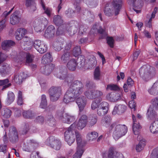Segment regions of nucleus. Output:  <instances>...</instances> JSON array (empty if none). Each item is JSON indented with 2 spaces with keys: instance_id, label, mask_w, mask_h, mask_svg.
Here are the masks:
<instances>
[{
  "instance_id": "obj_37",
  "label": "nucleus",
  "mask_w": 158,
  "mask_h": 158,
  "mask_svg": "<svg viewBox=\"0 0 158 158\" xmlns=\"http://www.w3.org/2000/svg\"><path fill=\"white\" fill-rule=\"evenodd\" d=\"M156 115V113L153 107L150 106L148 109L147 113L148 118L149 119H152L155 117Z\"/></svg>"
},
{
  "instance_id": "obj_47",
  "label": "nucleus",
  "mask_w": 158,
  "mask_h": 158,
  "mask_svg": "<svg viewBox=\"0 0 158 158\" xmlns=\"http://www.w3.org/2000/svg\"><path fill=\"white\" fill-rule=\"evenodd\" d=\"M145 145V142L143 140L139 141V143L136 145L135 149L137 151L139 152L141 151Z\"/></svg>"
},
{
  "instance_id": "obj_46",
  "label": "nucleus",
  "mask_w": 158,
  "mask_h": 158,
  "mask_svg": "<svg viewBox=\"0 0 158 158\" xmlns=\"http://www.w3.org/2000/svg\"><path fill=\"white\" fill-rule=\"evenodd\" d=\"M94 80L98 81L100 79V68L98 67H97L94 72Z\"/></svg>"
},
{
  "instance_id": "obj_40",
  "label": "nucleus",
  "mask_w": 158,
  "mask_h": 158,
  "mask_svg": "<svg viewBox=\"0 0 158 158\" xmlns=\"http://www.w3.org/2000/svg\"><path fill=\"white\" fill-rule=\"evenodd\" d=\"M97 64V60L95 57H93L89 59L88 62L87 63L89 69H92Z\"/></svg>"
},
{
  "instance_id": "obj_45",
  "label": "nucleus",
  "mask_w": 158,
  "mask_h": 158,
  "mask_svg": "<svg viewBox=\"0 0 158 158\" xmlns=\"http://www.w3.org/2000/svg\"><path fill=\"white\" fill-rule=\"evenodd\" d=\"M53 22L56 25L59 26L62 24L63 20L60 16L55 15L53 18Z\"/></svg>"
},
{
  "instance_id": "obj_14",
  "label": "nucleus",
  "mask_w": 158,
  "mask_h": 158,
  "mask_svg": "<svg viewBox=\"0 0 158 158\" xmlns=\"http://www.w3.org/2000/svg\"><path fill=\"white\" fill-rule=\"evenodd\" d=\"M8 136L10 140L12 143L16 142L19 140L18 132L15 128L14 127L10 128Z\"/></svg>"
},
{
  "instance_id": "obj_20",
  "label": "nucleus",
  "mask_w": 158,
  "mask_h": 158,
  "mask_svg": "<svg viewBox=\"0 0 158 158\" xmlns=\"http://www.w3.org/2000/svg\"><path fill=\"white\" fill-rule=\"evenodd\" d=\"M23 40L24 43L21 44L22 48L26 50L30 49L33 43L31 39L30 38L25 36L23 37Z\"/></svg>"
},
{
  "instance_id": "obj_5",
  "label": "nucleus",
  "mask_w": 158,
  "mask_h": 158,
  "mask_svg": "<svg viewBox=\"0 0 158 158\" xmlns=\"http://www.w3.org/2000/svg\"><path fill=\"white\" fill-rule=\"evenodd\" d=\"M87 122V117L85 115H82L79 118L78 122H75L69 127L70 129L73 131L78 130H82L86 126Z\"/></svg>"
},
{
  "instance_id": "obj_49",
  "label": "nucleus",
  "mask_w": 158,
  "mask_h": 158,
  "mask_svg": "<svg viewBox=\"0 0 158 158\" xmlns=\"http://www.w3.org/2000/svg\"><path fill=\"white\" fill-rule=\"evenodd\" d=\"M106 89L107 90H118L119 89V88L116 85L110 84L107 85Z\"/></svg>"
},
{
  "instance_id": "obj_63",
  "label": "nucleus",
  "mask_w": 158,
  "mask_h": 158,
  "mask_svg": "<svg viewBox=\"0 0 158 158\" xmlns=\"http://www.w3.org/2000/svg\"><path fill=\"white\" fill-rule=\"evenodd\" d=\"M114 40L112 37H109L107 38V43L110 47L113 48L114 46Z\"/></svg>"
},
{
  "instance_id": "obj_11",
  "label": "nucleus",
  "mask_w": 158,
  "mask_h": 158,
  "mask_svg": "<svg viewBox=\"0 0 158 158\" xmlns=\"http://www.w3.org/2000/svg\"><path fill=\"white\" fill-rule=\"evenodd\" d=\"M34 47L40 53H44L47 50L46 45L43 41L39 40H37L34 41Z\"/></svg>"
},
{
  "instance_id": "obj_42",
  "label": "nucleus",
  "mask_w": 158,
  "mask_h": 158,
  "mask_svg": "<svg viewBox=\"0 0 158 158\" xmlns=\"http://www.w3.org/2000/svg\"><path fill=\"white\" fill-rule=\"evenodd\" d=\"M15 95L11 91H9L7 94V104H10L14 100Z\"/></svg>"
},
{
  "instance_id": "obj_28",
  "label": "nucleus",
  "mask_w": 158,
  "mask_h": 158,
  "mask_svg": "<svg viewBox=\"0 0 158 158\" xmlns=\"http://www.w3.org/2000/svg\"><path fill=\"white\" fill-rule=\"evenodd\" d=\"M15 44V42L11 40H5L2 43V47L4 50L8 51L12 46L14 45Z\"/></svg>"
},
{
  "instance_id": "obj_53",
  "label": "nucleus",
  "mask_w": 158,
  "mask_h": 158,
  "mask_svg": "<svg viewBox=\"0 0 158 158\" xmlns=\"http://www.w3.org/2000/svg\"><path fill=\"white\" fill-rule=\"evenodd\" d=\"M81 53V50L80 46L76 47L73 50V54L75 57L77 56L80 55Z\"/></svg>"
},
{
  "instance_id": "obj_60",
  "label": "nucleus",
  "mask_w": 158,
  "mask_h": 158,
  "mask_svg": "<svg viewBox=\"0 0 158 158\" xmlns=\"http://www.w3.org/2000/svg\"><path fill=\"white\" fill-rule=\"evenodd\" d=\"M29 130V125L27 123H25L23 126V134H26Z\"/></svg>"
},
{
  "instance_id": "obj_52",
  "label": "nucleus",
  "mask_w": 158,
  "mask_h": 158,
  "mask_svg": "<svg viewBox=\"0 0 158 158\" xmlns=\"http://www.w3.org/2000/svg\"><path fill=\"white\" fill-rule=\"evenodd\" d=\"M80 60V61L78 63V67L80 68H82L84 67L86 65L85 60L82 56H80L78 58Z\"/></svg>"
},
{
  "instance_id": "obj_55",
  "label": "nucleus",
  "mask_w": 158,
  "mask_h": 158,
  "mask_svg": "<svg viewBox=\"0 0 158 158\" xmlns=\"http://www.w3.org/2000/svg\"><path fill=\"white\" fill-rule=\"evenodd\" d=\"M62 43L60 42H55L54 43L53 46L54 47L55 50L59 51L62 49Z\"/></svg>"
},
{
  "instance_id": "obj_2",
  "label": "nucleus",
  "mask_w": 158,
  "mask_h": 158,
  "mask_svg": "<svg viewBox=\"0 0 158 158\" xmlns=\"http://www.w3.org/2000/svg\"><path fill=\"white\" fill-rule=\"evenodd\" d=\"M122 2V0H114L111 3L106 4L104 10L105 15L108 17L112 16L114 13L116 16L118 15L121 8Z\"/></svg>"
},
{
  "instance_id": "obj_26",
  "label": "nucleus",
  "mask_w": 158,
  "mask_h": 158,
  "mask_svg": "<svg viewBox=\"0 0 158 158\" xmlns=\"http://www.w3.org/2000/svg\"><path fill=\"white\" fill-rule=\"evenodd\" d=\"M55 30L53 26L51 25L48 26L46 29L44 34V36L48 38L52 37L54 35Z\"/></svg>"
},
{
  "instance_id": "obj_12",
  "label": "nucleus",
  "mask_w": 158,
  "mask_h": 158,
  "mask_svg": "<svg viewBox=\"0 0 158 158\" xmlns=\"http://www.w3.org/2000/svg\"><path fill=\"white\" fill-rule=\"evenodd\" d=\"M73 130H71L69 127L65 132V139L69 145H70L75 141V138L73 134Z\"/></svg>"
},
{
  "instance_id": "obj_24",
  "label": "nucleus",
  "mask_w": 158,
  "mask_h": 158,
  "mask_svg": "<svg viewBox=\"0 0 158 158\" xmlns=\"http://www.w3.org/2000/svg\"><path fill=\"white\" fill-rule=\"evenodd\" d=\"M27 33V31L24 28H19L17 30L15 33V38L17 40H20Z\"/></svg>"
},
{
  "instance_id": "obj_30",
  "label": "nucleus",
  "mask_w": 158,
  "mask_h": 158,
  "mask_svg": "<svg viewBox=\"0 0 158 158\" xmlns=\"http://www.w3.org/2000/svg\"><path fill=\"white\" fill-rule=\"evenodd\" d=\"M149 93L153 95H158V80L156 81L152 86L148 90Z\"/></svg>"
},
{
  "instance_id": "obj_18",
  "label": "nucleus",
  "mask_w": 158,
  "mask_h": 158,
  "mask_svg": "<svg viewBox=\"0 0 158 158\" xmlns=\"http://www.w3.org/2000/svg\"><path fill=\"white\" fill-rule=\"evenodd\" d=\"M114 148L113 147L110 148L109 149L107 158H124L123 154L120 153L114 152ZM103 158L105 157L103 155Z\"/></svg>"
},
{
  "instance_id": "obj_35",
  "label": "nucleus",
  "mask_w": 158,
  "mask_h": 158,
  "mask_svg": "<svg viewBox=\"0 0 158 158\" xmlns=\"http://www.w3.org/2000/svg\"><path fill=\"white\" fill-rule=\"evenodd\" d=\"M52 58L51 57V55L50 53H46L44 55L42 58V63L45 64L47 63H48L51 62L52 61Z\"/></svg>"
},
{
  "instance_id": "obj_44",
  "label": "nucleus",
  "mask_w": 158,
  "mask_h": 158,
  "mask_svg": "<svg viewBox=\"0 0 158 158\" xmlns=\"http://www.w3.org/2000/svg\"><path fill=\"white\" fill-rule=\"evenodd\" d=\"M83 152V148L77 147V151L73 155V158H81Z\"/></svg>"
},
{
  "instance_id": "obj_64",
  "label": "nucleus",
  "mask_w": 158,
  "mask_h": 158,
  "mask_svg": "<svg viewBox=\"0 0 158 158\" xmlns=\"http://www.w3.org/2000/svg\"><path fill=\"white\" fill-rule=\"evenodd\" d=\"M151 103L158 110V97L152 99L151 101Z\"/></svg>"
},
{
  "instance_id": "obj_7",
  "label": "nucleus",
  "mask_w": 158,
  "mask_h": 158,
  "mask_svg": "<svg viewBox=\"0 0 158 158\" xmlns=\"http://www.w3.org/2000/svg\"><path fill=\"white\" fill-rule=\"evenodd\" d=\"M48 23V21L44 17L38 18L34 22L33 25L37 32H40L43 28H45Z\"/></svg>"
},
{
  "instance_id": "obj_21",
  "label": "nucleus",
  "mask_w": 158,
  "mask_h": 158,
  "mask_svg": "<svg viewBox=\"0 0 158 158\" xmlns=\"http://www.w3.org/2000/svg\"><path fill=\"white\" fill-rule=\"evenodd\" d=\"M157 10L158 8L156 7L152 14H149L147 15L146 17L149 19L148 21H147L145 22L146 26L150 28L152 27V19L155 18V14L157 12Z\"/></svg>"
},
{
  "instance_id": "obj_6",
  "label": "nucleus",
  "mask_w": 158,
  "mask_h": 158,
  "mask_svg": "<svg viewBox=\"0 0 158 158\" xmlns=\"http://www.w3.org/2000/svg\"><path fill=\"white\" fill-rule=\"evenodd\" d=\"M25 56L26 63L27 64L31 63L34 57L33 55L29 53H25L22 52L20 53L19 55H18L13 58L15 62L21 64V62L24 60Z\"/></svg>"
},
{
  "instance_id": "obj_62",
  "label": "nucleus",
  "mask_w": 158,
  "mask_h": 158,
  "mask_svg": "<svg viewBox=\"0 0 158 158\" xmlns=\"http://www.w3.org/2000/svg\"><path fill=\"white\" fill-rule=\"evenodd\" d=\"M115 92H112L110 93H108L106 96V99L112 102L111 100H110V99H112V98H114V96L115 95Z\"/></svg>"
},
{
  "instance_id": "obj_48",
  "label": "nucleus",
  "mask_w": 158,
  "mask_h": 158,
  "mask_svg": "<svg viewBox=\"0 0 158 158\" xmlns=\"http://www.w3.org/2000/svg\"><path fill=\"white\" fill-rule=\"evenodd\" d=\"M47 122L51 126L54 125L55 124V120L53 118L52 115L50 114L47 117Z\"/></svg>"
},
{
  "instance_id": "obj_51",
  "label": "nucleus",
  "mask_w": 158,
  "mask_h": 158,
  "mask_svg": "<svg viewBox=\"0 0 158 158\" xmlns=\"http://www.w3.org/2000/svg\"><path fill=\"white\" fill-rule=\"evenodd\" d=\"M115 95H114V98L112 99H110L112 100V102H115L121 98L122 93L120 91H118V93L115 92Z\"/></svg>"
},
{
  "instance_id": "obj_54",
  "label": "nucleus",
  "mask_w": 158,
  "mask_h": 158,
  "mask_svg": "<svg viewBox=\"0 0 158 158\" xmlns=\"http://www.w3.org/2000/svg\"><path fill=\"white\" fill-rule=\"evenodd\" d=\"M10 67L7 64H4L3 66H0V73H5L8 72Z\"/></svg>"
},
{
  "instance_id": "obj_50",
  "label": "nucleus",
  "mask_w": 158,
  "mask_h": 158,
  "mask_svg": "<svg viewBox=\"0 0 158 158\" xmlns=\"http://www.w3.org/2000/svg\"><path fill=\"white\" fill-rule=\"evenodd\" d=\"M23 117L26 118H32L34 116V113H32L31 111H26L23 112Z\"/></svg>"
},
{
  "instance_id": "obj_17",
  "label": "nucleus",
  "mask_w": 158,
  "mask_h": 158,
  "mask_svg": "<svg viewBox=\"0 0 158 158\" xmlns=\"http://www.w3.org/2000/svg\"><path fill=\"white\" fill-rule=\"evenodd\" d=\"M132 117L133 122V131L135 135H138L139 134L141 127L139 123L137 122L135 116L132 114Z\"/></svg>"
},
{
  "instance_id": "obj_39",
  "label": "nucleus",
  "mask_w": 158,
  "mask_h": 158,
  "mask_svg": "<svg viewBox=\"0 0 158 158\" xmlns=\"http://www.w3.org/2000/svg\"><path fill=\"white\" fill-rule=\"evenodd\" d=\"M84 94L88 99H93L94 98L93 89H87L84 92Z\"/></svg>"
},
{
  "instance_id": "obj_31",
  "label": "nucleus",
  "mask_w": 158,
  "mask_h": 158,
  "mask_svg": "<svg viewBox=\"0 0 158 158\" xmlns=\"http://www.w3.org/2000/svg\"><path fill=\"white\" fill-rule=\"evenodd\" d=\"M74 24L72 25L69 27H67V30L69 34L70 35H72L76 33L77 31V22H74Z\"/></svg>"
},
{
  "instance_id": "obj_43",
  "label": "nucleus",
  "mask_w": 158,
  "mask_h": 158,
  "mask_svg": "<svg viewBox=\"0 0 158 158\" xmlns=\"http://www.w3.org/2000/svg\"><path fill=\"white\" fill-rule=\"evenodd\" d=\"M47 103L46 95L43 94L41 96V102L40 106L41 108L45 109L47 107Z\"/></svg>"
},
{
  "instance_id": "obj_19",
  "label": "nucleus",
  "mask_w": 158,
  "mask_h": 158,
  "mask_svg": "<svg viewBox=\"0 0 158 158\" xmlns=\"http://www.w3.org/2000/svg\"><path fill=\"white\" fill-rule=\"evenodd\" d=\"M97 26V25L96 24L93 26L91 29V33H94L98 31L100 34L99 37L100 39H103L106 38L107 36V34L104 30L101 27L99 29H98Z\"/></svg>"
},
{
  "instance_id": "obj_58",
  "label": "nucleus",
  "mask_w": 158,
  "mask_h": 158,
  "mask_svg": "<svg viewBox=\"0 0 158 158\" xmlns=\"http://www.w3.org/2000/svg\"><path fill=\"white\" fill-rule=\"evenodd\" d=\"M94 98H99L103 95V93L102 91L99 90H94Z\"/></svg>"
},
{
  "instance_id": "obj_16",
  "label": "nucleus",
  "mask_w": 158,
  "mask_h": 158,
  "mask_svg": "<svg viewBox=\"0 0 158 158\" xmlns=\"http://www.w3.org/2000/svg\"><path fill=\"white\" fill-rule=\"evenodd\" d=\"M59 118L63 122L68 124H70L75 119L74 116L65 113H63L61 115H60Z\"/></svg>"
},
{
  "instance_id": "obj_56",
  "label": "nucleus",
  "mask_w": 158,
  "mask_h": 158,
  "mask_svg": "<svg viewBox=\"0 0 158 158\" xmlns=\"http://www.w3.org/2000/svg\"><path fill=\"white\" fill-rule=\"evenodd\" d=\"M100 103V101L96 100H94L91 104V109L94 110L97 108H98Z\"/></svg>"
},
{
  "instance_id": "obj_27",
  "label": "nucleus",
  "mask_w": 158,
  "mask_h": 158,
  "mask_svg": "<svg viewBox=\"0 0 158 158\" xmlns=\"http://www.w3.org/2000/svg\"><path fill=\"white\" fill-rule=\"evenodd\" d=\"M40 4L44 11V13L47 15L48 17H50L52 15V9L45 6V3L43 0H41Z\"/></svg>"
},
{
  "instance_id": "obj_61",
  "label": "nucleus",
  "mask_w": 158,
  "mask_h": 158,
  "mask_svg": "<svg viewBox=\"0 0 158 158\" xmlns=\"http://www.w3.org/2000/svg\"><path fill=\"white\" fill-rule=\"evenodd\" d=\"M158 149H155L152 152L150 158H158Z\"/></svg>"
},
{
  "instance_id": "obj_25",
  "label": "nucleus",
  "mask_w": 158,
  "mask_h": 158,
  "mask_svg": "<svg viewBox=\"0 0 158 158\" xmlns=\"http://www.w3.org/2000/svg\"><path fill=\"white\" fill-rule=\"evenodd\" d=\"M73 132L75 133L77 145V147L83 148V147L85 144V142L82 140L81 136L78 131H77L76 130H75V131H73Z\"/></svg>"
},
{
  "instance_id": "obj_9",
  "label": "nucleus",
  "mask_w": 158,
  "mask_h": 158,
  "mask_svg": "<svg viewBox=\"0 0 158 158\" xmlns=\"http://www.w3.org/2000/svg\"><path fill=\"white\" fill-rule=\"evenodd\" d=\"M49 94L51 101H57L61 94V89L59 87H52L49 90Z\"/></svg>"
},
{
  "instance_id": "obj_1",
  "label": "nucleus",
  "mask_w": 158,
  "mask_h": 158,
  "mask_svg": "<svg viewBox=\"0 0 158 158\" xmlns=\"http://www.w3.org/2000/svg\"><path fill=\"white\" fill-rule=\"evenodd\" d=\"M66 79L68 80V85L70 87L64 96L63 101L66 103H68L74 101L76 98L82 94L83 85L78 81H73L72 78L68 77Z\"/></svg>"
},
{
  "instance_id": "obj_15",
  "label": "nucleus",
  "mask_w": 158,
  "mask_h": 158,
  "mask_svg": "<svg viewBox=\"0 0 158 158\" xmlns=\"http://www.w3.org/2000/svg\"><path fill=\"white\" fill-rule=\"evenodd\" d=\"M76 101L80 111H82L87 104V100L86 97L83 96L79 97L76 99Z\"/></svg>"
},
{
  "instance_id": "obj_13",
  "label": "nucleus",
  "mask_w": 158,
  "mask_h": 158,
  "mask_svg": "<svg viewBox=\"0 0 158 158\" xmlns=\"http://www.w3.org/2000/svg\"><path fill=\"white\" fill-rule=\"evenodd\" d=\"M71 47V43H69L67 44L65 47V50L64 53L62 55L61 57V61L63 63H66L70 60L72 55L69 51Z\"/></svg>"
},
{
  "instance_id": "obj_41",
  "label": "nucleus",
  "mask_w": 158,
  "mask_h": 158,
  "mask_svg": "<svg viewBox=\"0 0 158 158\" xmlns=\"http://www.w3.org/2000/svg\"><path fill=\"white\" fill-rule=\"evenodd\" d=\"M98 134L96 132L93 131L88 133L87 135V138L89 140L93 141L98 137Z\"/></svg>"
},
{
  "instance_id": "obj_4",
  "label": "nucleus",
  "mask_w": 158,
  "mask_h": 158,
  "mask_svg": "<svg viewBox=\"0 0 158 158\" xmlns=\"http://www.w3.org/2000/svg\"><path fill=\"white\" fill-rule=\"evenodd\" d=\"M139 74L142 80L147 81L153 77L155 75V73L152 67L149 65H144L140 69Z\"/></svg>"
},
{
  "instance_id": "obj_34",
  "label": "nucleus",
  "mask_w": 158,
  "mask_h": 158,
  "mask_svg": "<svg viewBox=\"0 0 158 158\" xmlns=\"http://www.w3.org/2000/svg\"><path fill=\"white\" fill-rule=\"evenodd\" d=\"M20 18L18 16L16 12H15L10 17V23L12 25L16 24L19 23Z\"/></svg>"
},
{
  "instance_id": "obj_33",
  "label": "nucleus",
  "mask_w": 158,
  "mask_h": 158,
  "mask_svg": "<svg viewBox=\"0 0 158 158\" xmlns=\"http://www.w3.org/2000/svg\"><path fill=\"white\" fill-rule=\"evenodd\" d=\"M150 131L153 134L158 132V118L156 119L151 124L150 127Z\"/></svg>"
},
{
  "instance_id": "obj_59",
  "label": "nucleus",
  "mask_w": 158,
  "mask_h": 158,
  "mask_svg": "<svg viewBox=\"0 0 158 158\" xmlns=\"http://www.w3.org/2000/svg\"><path fill=\"white\" fill-rule=\"evenodd\" d=\"M111 119L110 116H106L103 119L102 121L104 122L105 124V126L110 124L111 122Z\"/></svg>"
},
{
  "instance_id": "obj_22",
  "label": "nucleus",
  "mask_w": 158,
  "mask_h": 158,
  "mask_svg": "<svg viewBox=\"0 0 158 158\" xmlns=\"http://www.w3.org/2000/svg\"><path fill=\"white\" fill-rule=\"evenodd\" d=\"M127 109V107L124 105H117L114 107L112 114L113 115H115L117 114H120L125 111Z\"/></svg>"
},
{
  "instance_id": "obj_23",
  "label": "nucleus",
  "mask_w": 158,
  "mask_h": 158,
  "mask_svg": "<svg viewBox=\"0 0 158 158\" xmlns=\"http://www.w3.org/2000/svg\"><path fill=\"white\" fill-rule=\"evenodd\" d=\"M128 3L131 6L137 9H140L142 6L143 3L141 0H128Z\"/></svg>"
},
{
  "instance_id": "obj_3",
  "label": "nucleus",
  "mask_w": 158,
  "mask_h": 158,
  "mask_svg": "<svg viewBox=\"0 0 158 158\" xmlns=\"http://www.w3.org/2000/svg\"><path fill=\"white\" fill-rule=\"evenodd\" d=\"M109 130L110 132H113V137L115 140H117L125 135L127 131V127L125 125H116L114 123L110 125Z\"/></svg>"
},
{
  "instance_id": "obj_57",
  "label": "nucleus",
  "mask_w": 158,
  "mask_h": 158,
  "mask_svg": "<svg viewBox=\"0 0 158 158\" xmlns=\"http://www.w3.org/2000/svg\"><path fill=\"white\" fill-rule=\"evenodd\" d=\"M26 6L29 7L30 10L31 12H34L36 9V4L34 1L30 3L29 6Z\"/></svg>"
},
{
  "instance_id": "obj_29",
  "label": "nucleus",
  "mask_w": 158,
  "mask_h": 158,
  "mask_svg": "<svg viewBox=\"0 0 158 158\" xmlns=\"http://www.w3.org/2000/svg\"><path fill=\"white\" fill-rule=\"evenodd\" d=\"M77 64L76 60L74 58H72L67 63V66L69 70L73 71L75 70Z\"/></svg>"
},
{
  "instance_id": "obj_10",
  "label": "nucleus",
  "mask_w": 158,
  "mask_h": 158,
  "mask_svg": "<svg viewBox=\"0 0 158 158\" xmlns=\"http://www.w3.org/2000/svg\"><path fill=\"white\" fill-rule=\"evenodd\" d=\"M109 105L106 102H102L99 104L97 109V114L99 116H103L106 114L108 110Z\"/></svg>"
},
{
  "instance_id": "obj_36",
  "label": "nucleus",
  "mask_w": 158,
  "mask_h": 158,
  "mask_svg": "<svg viewBox=\"0 0 158 158\" xmlns=\"http://www.w3.org/2000/svg\"><path fill=\"white\" fill-rule=\"evenodd\" d=\"M27 77V75L24 73H21L18 75L15 76L14 77L15 81L19 84L21 83Z\"/></svg>"
},
{
  "instance_id": "obj_38",
  "label": "nucleus",
  "mask_w": 158,
  "mask_h": 158,
  "mask_svg": "<svg viewBox=\"0 0 158 158\" xmlns=\"http://www.w3.org/2000/svg\"><path fill=\"white\" fill-rule=\"evenodd\" d=\"M11 84L10 83L8 79L0 80V86H3L2 90H3L9 87L11 85Z\"/></svg>"
},
{
  "instance_id": "obj_8",
  "label": "nucleus",
  "mask_w": 158,
  "mask_h": 158,
  "mask_svg": "<svg viewBox=\"0 0 158 158\" xmlns=\"http://www.w3.org/2000/svg\"><path fill=\"white\" fill-rule=\"evenodd\" d=\"M45 143L51 148L56 150H60V142L53 136H51L47 139L45 142Z\"/></svg>"
},
{
  "instance_id": "obj_32",
  "label": "nucleus",
  "mask_w": 158,
  "mask_h": 158,
  "mask_svg": "<svg viewBox=\"0 0 158 158\" xmlns=\"http://www.w3.org/2000/svg\"><path fill=\"white\" fill-rule=\"evenodd\" d=\"M60 72L56 73H55L54 75L57 78L62 80L64 79L66 77L67 71L66 69L64 67L60 69Z\"/></svg>"
}]
</instances>
